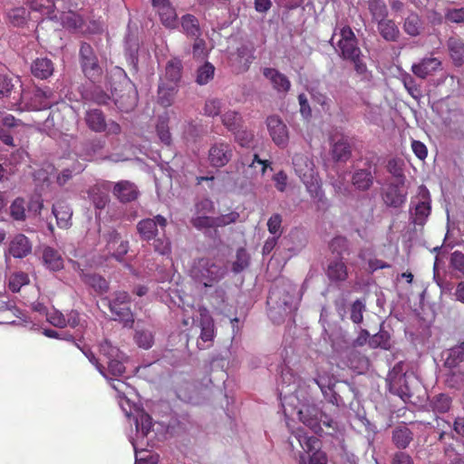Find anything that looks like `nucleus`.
<instances>
[{
	"label": "nucleus",
	"instance_id": "f257e3e1",
	"mask_svg": "<svg viewBox=\"0 0 464 464\" xmlns=\"http://www.w3.org/2000/svg\"><path fill=\"white\" fill-rule=\"evenodd\" d=\"M293 165L295 174L305 186L310 197L316 202L324 203L326 198L314 161L306 154L296 153L293 157Z\"/></svg>",
	"mask_w": 464,
	"mask_h": 464
},
{
	"label": "nucleus",
	"instance_id": "f03ea898",
	"mask_svg": "<svg viewBox=\"0 0 464 464\" xmlns=\"http://www.w3.org/2000/svg\"><path fill=\"white\" fill-rule=\"evenodd\" d=\"M222 260L216 257H201L194 260L190 268L191 277L204 287H213L227 275Z\"/></svg>",
	"mask_w": 464,
	"mask_h": 464
},
{
	"label": "nucleus",
	"instance_id": "7ed1b4c3",
	"mask_svg": "<svg viewBox=\"0 0 464 464\" xmlns=\"http://www.w3.org/2000/svg\"><path fill=\"white\" fill-rule=\"evenodd\" d=\"M100 353L107 359V375L109 376V374H111V376L115 377L114 380L111 379L112 382L111 384V387L119 393L124 394L126 392V389H128L129 386L118 378L121 377L125 372L124 363L127 360V357L122 352H121L116 346H113L107 340L100 344Z\"/></svg>",
	"mask_w": 464,
	"mask_h": 464
},
{
	"label": "nucleus",
	"instance_id": "20e7f679",
	"mask_svg": "<svg viewBox=\"0 0 464 464\" xmlns=\"http://www.w3.org/2000/svg\"><path fill=\"white\" fill-rule=\"evenodd\" d=\"M331 44L336 45L337 50L341 53V56L345 60L356 59L358 55H361V50L358 47L355 34L348 25L342 26L339 32L335 28L331 38Z\"/></svg>",
	"mask_w": 464,
	"mask_h": 464
},
{
	"label": "nucleus",
	"instance_id": "39448f33",
	"mask_svg": "<svg viewBox=\"0 0 464 464\" xmlns=\"http://www.w3.org/2000/svg\"><path fill=\"white\" fill-rule=\"evenodd\" d=\"M431 211V198L428 188L421 185L417 195L412 197L410 204V218L413 224L423 226Z\"/></svg>",
	"mask_w": 464,
	"mask_h": 464
},
{
	"label": "nucleus",
	"instance_id": "423d86ee",
	"mask_svg": "<svg viewBox=\"0 0 464 464\" xmlns=\"http://www.w3.org/2000/svg\"><path fill=\"white\" fill-rule=\"evenodd\" d=\"M294 436L305 452L310 453L314 450L309 458L308 464H327L326 454L320 450H316L320 443L317 438L308 436L303 429L295 431ZM299 464H307L303 455L300 456Z\"/></svg>",
	"mask_w": 464,
	"mask_h": 464
},
{
	"label": "nucleus",
	"instance_id": "0eeeda50",
	"mask_svg": "<svg viewBox=\"0 0 464 464\" xmlns=\"http://www.w3.org/2000/svg\"><path fill=\"white\" fill-rule=\"evenodd\" d=\"M80 63L84 75L92 82H98L102 77V69L98 63L92 47L82 43L80 48Z\"/></svg>",
	"mask_w": 464,
	"mask_h": 464
},
{
	"label": "nucleus",
	"instance_id": "6e6552de",
	"mask_svg": "<svg viewBox=\"0 0 464 464\" xmlns=\"http://www.w3.org/2000/svg\"><path fill=\"white\" fill-rule=\"evenodd\" d=\"M114 320L123 322L124 326L131 327L134 323L133 314L129 306L130 295L125 291H119L114 294L112 300H107Z\"/></svg>",
	"mask_w": 464,
	"mask_h": 464
},
{
	"label": "nucleus",
	"instance_id": "1a4fd4ad",
	"mask_svg": "<svg viewBox=\"0 0 464 464\" xmlns=\"http://www.w3.org/2000/svg\"><path fill=\"white\" fill-rule=\"evenodd\" d=\"M136 435L135 437H130V440L133 446L135 452L143 450V447L146 445L143 440L146 439L152 428V419L142 409H136L133 414Z\"/></svg>",
	"mask_w": 464,
	"mask_h": 464
},
{
	"label": "nucleus",
	"instance_id": "9d476101",
	"mask_svg": "<svg viewBox=\"0 0 464 464\" xmlns=\"http://www.w3.org/2000/svg\"><path fill=\"white\" fill-rule=\"evenodd\" d=\"M294 292V287H290L289 290H286L285 288L275 286L269 292L267 304H276L278 308H283L285 314L290 313L296 309L295 298L292 295Z\"/></svg>",
	"mask_w": 464,
	"mask_h": 464
},
{
	"label": "nucleus",
	"instance_id": "9b49d317",
	"mask_svg": "<svg viewBox=\"0 0 464 464\" xmlns=\"http://www.w3.org/2000/svg\"><path fill=\"white\" fill-rule=\"evenodd\" d=\"M167 227V219L157 215L153 218H145L137 224V229L143 240L150 241L153 239L159 233V227L163 231Z\"/></svg>",
	"mask_w": 464,
	"mask_h": 464
},
{
	"label": "nucleus",
	"instance_id": "f8f14e48",
	"mask_svg": "<svg viewBox=\"0 0 464 464\" xmlns=\"http://www.w3.org/2000/svg\"><path fill=\"white\" fill-rule=\"evenodd\" d=\"M266 126L273 141L281 147H285L289 140L288 130L280 117L272 115L266 119Z\"/></svg>",
	"mask_w": 464,
	"mask_h": 464
},
{
	"label": "nucleus",
	"instance_id": "ddd939ff",
	"mask_svg": "<svg viewBox=\"0 0 464 464\" xmlns=\"http://www.w3.org/2000/svg\"><path fill=\"white\" fill-rule=\"evenodd\" d=\"M233 155L231 146L226 142H217L211 146L208 159L212 166L223 167L229 162Z\"/></svg>",
	"mask_w": 464,
	"mask_h": 464
},
{
	"label": "nucleus",
	"instance_id": "4468645a",
	"mask_svg": "<svg viewBox=\"0 0 464 464\" xmlns=\"http://www.w3.org/2000/svg\"><path fill=\"white\" fill-rule=\"evenodd\" d=\"M28 5L33 11L39 12L47 17L46 19H43L36 26L37 34L44 24L54 23V19L57 18L56 14H54L53 0H28Z\"/></svg>",
	"mask_w": 464,
	"mask_h": 464
},
{
	"label": "nucleus",
	"instance_id": "2eb2a0df",
	"mask_svg": "<svg viewBox=\"0 0 464 464\" xmlns=\"http://www.w3.org/2000/svg\"><path fill=\"white\" fill-rule=\"evenodd\" d=\"M200 330L198 347L206 349L210 346L214 338V324L206 309L200 312Z\"/></svg>",
	"mask_w": 464,
	"mask_h": 464
},
{
	"label": "nucleus",
	"instance_id": "dca6fc26",
	"mask_svg": "<svg viewBox=\"0 0 464 464\" xmlns=\"http://www.w3.org/2000/svg\"><path fill=\"white\" fill-rule=\"evenodd\" d=\"M153 8L158 12L166 27L174 28L177 24V14L169 0H152Z\"/></svg>",
	"mask_w": 464,
	"mask_h": 464
},
{
	"label": "nucleus",
	"instance_id": "f3484780",
	"mask_svg": "<svg viewBox=\"0 0 464 464\" xmlns=\"http://www.w3.org/2000/svg\"><path fill=\"white\" fill-rule=\"evenodd\" d=\"M107 249L113 257L120 261L127 254L129 243L127 240H123L117 231L112 230L108 234Z\"/></svg>",
	"mask_w": 464,
	"mask_h": 464
},
{
	"label": "nucleus",
	"instance_id": "a211bd4d",
	"mask_svg": "<svg viewBox=\"0 0 464 464\" xmlns=\"http://www.w3.org/2000/svg\"><path fill=\"white\" fill-rule=\"evenodd\" d=\"M387 382L392 392L400 396L406 393V374L402 372L401 366L400 364L395 365L393 369L389 372Z\"/></svg>",
	"mask_w": 464,
	"mask_h": 464
},
{
	"label": "nucleus",
	"instance_id": "6ab92c4d",
	"mask_svg": "<svg viewBox=\"0 0 464 464\" xmlns=\"http://www.w3.org/2000/svg\"><path fill=\"white\" fill-rule=\"evenodd\" d=\"M52 212L56 218L57 226L68 229L72 226V209L65 201H57L53 205Z\"/></svg>",
	"mask_w": 464,
	"mask_h": 464
},
{
	"label": "nucleus",
	"instance_id": "aec40b11",
	"mask_svg": "<svg viewBox=\"0 0 464 464\" xmlns=\"http://www.w3.org/2000/svg\"><path fill=\"white\" fill-rule=\"evenodd\" d=\"M55 20L60 22L61 25L70 32L82 34V30H84V22L82 16L71 10L61 13L60 16Z\"/></svg>",
	"mask_w": 464,
	"mask_h": 464
},
{
	"label": "nucleus",
	"instance_id": "412c9836",
	"mask_svg": "<svg viewBox=\"0 0 464 464\" xmlns=\"http://www.w3.org/2000/svg\"><path fill=\"white\" fill-rule=\"evenodd\" d=\"M440 64V61L437 58H423L420 63L412 64L411 71L417 77L425 79L435 72Z\"/></svg>",
	"mask_w": 464,
	"mask_h": 464
},
{
	"label": "nucleus",
	"instance_id": "4be33fe9",
	"mask_svg": "<svg viewBox=\"0 0 464 464\" xmlns=\"http://www.w3.org/2000/svg\"><path fill=\"white\" fill-rule=\"evenodd\" d=\"M331 155L335 161H346L351 156V147L348 140L343 136L331 139Z\"/></svg>",
	"mask_w": 464,
	"mask_h": 464
},
{
	"label": "nucleus",
	"instance_id": "5701e85b",
	"mask_svg": "<svg viewBox=\"0 0 464 464\" xmlns=\"http://www.w3.org/2000/svg\"><path fill=\"white\" fill-rule=\"evenodd\" d=\"M113 194L121 202H130L137 198L138 189L133 183L121 180L114 185Z\"/></svg>",
	"mask_w": 464,
	"mask_h": 464
},
{
	"label": "nucleus",
	"instance_id": "b1692460",
	"mask_svg": "<svg viewBox=\"0 0 464 464\" xmlns=\"http://www.w3.org/2000/svg\"><path fill=\"white\" fill-rule=\"evenodd\" d=\"M264 75L272 83L273 87L279 92H287L290 89L291 83L288 78L273 68H266Z\"/></svg>",
	"mask_w": 464,
	"mask_h": 464
},
{
	"label": "nucleus",
	"instance_id": "393cba45",
	"mask_svg": "<svg viewBox=\"0 0 464 464\" xmlns=\"http://www.w3.org/2000/svg\"><path fill=\"white\" fill-rule=\"evenodd\" d=\"M407 192L397 185H390L383 195V200L387 206L400 208L406 200Z\"/></svg>",
	"mask_w": 464,
	"mask_h": 464
},
{
	"label": "nucleus",
	"instance_id": "a878e982",
	"mask_svg": "<svg viewBox=\"0 0 464 464\" xmlns=\"http://www.w3.org/2000/svg\"><path fill=\"white\" fill-rule=\"evenodd\" d=\"M326 275L333 282L345 281L348 277V270L342 259L332 260L327 266Z\"/></svg>",
	"mask_w": 464,
	"mask_h": 464
},
{
	"label": "nucleus",
	"instance_id": "bb28decb",
	"mask_svg": "<svg viewBox=\"0 0 464 464\" xmlns=\"http://www.w3.org/2000/svg\"><path fill=\"white\" fill-rule=\"evenodd\" d=\"M32 246L28 238L24 235H17L10 243L9 253L16 258H22L31 252Z\"/></svg>",
	"mask_w": 464,
	"mask_h": 464
},
{
	"label": "nucleus",
	"instance_id": "cd10ccee",
	"mask_svg": "<svg viewBox=\"0 0 464 464\" xmlns=\"http://www.w3.org/2000/svg\"><path fill=\"white\" fill-rule=\"evenodd\" d=\"M53 63L48 58H37L31 65V72L34 76L39 79H47L53 72Z\"/></svg>",
	"mask_w": 464,
	"mask_h": 464
},
{
	"label": "nucleus",
	"instance_id": "c85d7f7f",
	"mask_svg": "<svg viewBox=\"0 0 464 464\" xmlns=\"http://www.w3.org/2000/svg\"><path fill=\"white\" fill-rule=\"evenodd\" d=\"M182 63L178 58H173L167 63L165 75L160 82L178 85L181 78Z\"/></svg>",
	"mask_w": 464,
	"mask_h": 464
},
{
	"label": "nucleus",
	"instance_id": "c756f323",
	"mask_svg": "<svg viewBox=\"0 0 464 464\" xmlns=\"http://www.w3.org/2000/svg\"><path fill=\"white\" fill-rule=\"evenodd\" d=\"M372 168L356 170L352 178L353 186L359 190H368L373 184Z\"/></svg>",
	"mask_w": 464,
	"mask_h": 464
},
{
	"label": "nucleus",
	"instance_id": "7c9ffc66",
	"mask_svg": "<svg viewBox=\"0 0 464 464\" xmlns=\"http://www.w3.org/2000/svg\"><path fill=\"white\" fill-rule=\"evenodd\" d=\"M178 92V85L160 82L158 90V102L163 107H169Z\"/></svg>",
	"mask_w": 464,
	"mask_h": 464
},
{
	"label": "nucleus",
	"instance_id": "2f4dec72",
	"mask_svg": "<svg viewBox=\"0 0 464 464\" xmlns=\"http://www.w3.org/2000/svg\"><path fill=\"white\" fill-rule=\"evenodd\" d=\"M444 365L455 368L464 361V343L443 352Z\"/></svg>",
	"mask_w": 464,
	"mask_h": 464
},
{
	"label": "nucleus",
	"instance_id": "473e14b6",
	"mask_svg": "<svg viewBox=\"0 0 464 464\" xmlns=\"http://www.w3.org/2000/svg\"><path fill=\"white\" fill-rule=\"evenodd\" d=\"M43 260L46 267L53 271H58L63 267V259L60 253L50 247L46 246L43 250Z\"/></svg>",
	"mask_w": 464,
	"mask_h": 464
},
{
	"label": "nucleus",
	"instance_id": "72a5a7b5",
	"mask_svg": "<svg viewBox=\"0 0 464 464\" xmlns=\"http://www.w3.org/2000/svg\"><path fill=\"white\" fill-rule=\"evenodd\" d=\"M300 420L313 431L318 432L321 430L318 412L314 408H305L298 411Z\"/></svg>",
	"mask_w": 464,
	"mask_h": 464
},
{
	"label": "nucleus",
	"instance_id": "f704fd0d",
	"mask_svg": "<svg viewBox=\"0 0 464 464\" xmlns=\"http://www.w3.org/2000/svg\"><path fill=\"white\" fill-rule=\"evenodd\" d=\"M253 59V50L246 45L240 46L237 48V56L234 60V63L237 64V70L238 72L246 71Z\"/></svg>",
	"mask_w": 464,
	"mask_h": 464
},
{
	"label": "nucleus",
	"instance_id": "c9c22d12",
	"mask_svg": "<svg viewBox=\"0 0 464 464\" xmlns=\"http://www.w3.org/2000/svg\"><path fill=\"white\" fill-rule=\"evenodd\" d=\"M378 31L386 41L395 42L400 36L398 26L390 19H385L378 23Z\"/></svg>",
	"mask_w": 464,
	"mask_h": 464
},
{
	"label": "nucleus",
	"instance_id": "e433bc0d",
	"mask_svg": "<svg viewBox=\"0 0 464 464\" xmlns=\"http://www.w3.org/2000/svg\"><path fill=\"white\" fill-rule=\"evenodd\" d=\"M34 102L37 104L34 105V109L42 110L51 107L54 102L53 92L50 88L36 89L34 94Z\"/></svg>",
	"mask_w": 464,
	"mask_h": 464
},
{
	"label": "nucleus",
	"instance_id": "4c0bfd02",
	"mask_svg": "<svg viewBox=\"0 0 464 464\" xmlns=\"http://www.w3.org/2000/svg\"><path fill=\"white\" fill-rule=\"evenodd\" d=\"M412 440V432L405 426L397 427L392 431V441L400 449H406Z\"/></svg>",
	"mask_w": 464,
	"mask_h": 464
},
{
	"label": "nucleus",
	"instance_id": "58836bf2",
	"mask_svg": "<svg viewBox=\"0 0 464 464\" xmlns=\"http://www.w3.org/2000/svg\"><path fill=\"white\" fill-rule=\"evenodd\" d=\"M86 123L94 131L101 132L106 130L104 117L100 110H91L86 114Z\"/></svg>",
	"mask_w": 464,
	"mask_h": 464
},
{
	"label": "nucleus",
	"instance_id": "ea45409f",
	"mask_svg": "<svg viewBox=\"0 0 464 464\" xmlns=\"http://www.w3.org/2000/svg\"><path fill=\"white\" fill-rule=\"evenodd\" d=\"M115 103L123 111H131L137 104V92L130 86L128 93L117 96L115 98Z\"/></svg>",
	"mask_w": 464,
	"mask_h": 464
},
{
	"label": "nucleus",
	"instance_id": "a19ab883",
	"mask_svg": "<svg viewBox=\"0 0 464 464\" xmlns=\"http://www.w3.org/2000/svg\"><path fill=\"white\" fill-rule=\"evenodd\" d=\"M83 282L93 288L97 293H106L109 289L108 282L101 276L95 274H82Z\"/></svg>",
	"mask_w": 464,
	"mask_h": 464
},
{
	"label": "nucleus",
	"instance_id": "79ce46f5",
	"mask_svg": "<svg viewBox=\"0 0 464 464\" xmlns=\"http://www.w3.org/2000/svg\"><path fill=\"white\" fill-rule=\"evenodd\" d=\"M448 47L454 63L460 65L464 61V43L462 40L451 37L448 41Z\"/></svg>",
	"mask_w": 464,
	"mask_h": 464
},
{
	"label": "nucleus",
	"instance_id": "37998d69",
	"mask_svg": "<svg viewBox=\"0 0 464 464\" xmlns=\"http://www.w3.org/2000/svg\"><path fill=\"white\" fill-rule=\"evenodd\" d=\"M422 23L420 16L415 13H411L404 20L403 30L411 36H417L420 34Z\"/></svg>",
	"mask_w": 464,
	"mask_h": 464
},
{
	"label": "nucleus",
	"instance_id": "c03bdc74",
	"mask_svg": "<svg viewBox=\"0 0 464 464\" xmlns=\"http://www.w3.org/2000/svg\"><path fill=\"white\" fill-rule=\"evenodd\" d=\"M183 32L191 37H198L200 34V28L198 19L192 14H186L181 17Z\"/></svg>",
	"mask_w": 464,
	"mask_h": 464
},
{
	"label": "nucleus",
	"instance_id": "a18cd8bd",
	"mask_svg": "<svg viewBox=\"0 0 464 464\" xmlns=\"http://www.w3.org/2000/svg\"><path fill=\"white\" fill-rule=\"evenodd\" d=\"M223 125L229 131H236L238 128L242 127V117L236 111H227L221 116Z\"/></svg>",
	"mask_w": 464,
	"mask_h": 464
},
{
	"label": "nucleus",
	"instance_id": "49530a36",
	"mask_svg": "<svg viewBox=\"0 0 464 464\" xmlns=\"http://www.w3.org/2000/svg\"><path fill=\"white\" fill-rule=\"evenodd\" d=\"M29 14L24 7H14L8 11L7 19L14 26L20 27L25 24Z\"/></svg>",
	"mask_w": 464,
	"mask_h": 464
},
{
	"label": "nucleus",
	"instance_id": "de8ad7c7",
	"mask_svg": "<svg viewBox=\"0 0 464 464\" xmlns=\"http://www.w3.org/2000/svg\"><path fill=\"white\" fill-rule=\"evenodd\" d=\"M369 10L372 15V19L380 23L386 19L388 9L385 3L382 0H372L369 3Z\"/></svg>",
	"mask_w": 464,
	"mask_h": 464
},
{
	"label": "nucleus",
	"instance_id": "09e8293b",
	"mask_svg": "<svg viewBox=\"0 0 464 464\" xmlns=\"http://www.w3.org/2000/svg\"><path fill=\"white\" fill-rule=\"evenodd\" d=\"M215 74V67L208 62L199 66L197 70L196 82L199 85H205L211 81Z\"/></svg>",
	"mask_w": 464,
	"mask_h": 464
},
{
	"label": "nucleus",
	"instance_id": "8fccbe9b",
	"mask_svg": "<svg viewBox=\"0 0 464 464\" xmlns=\"http://www.w3.org/2000/svg\"><path fill=\"white\" fill-rule=\"evenodd\" d=\"M250 263V256L246 250L243 247L237 249L236 254V260L232 263V271L238 274L248 267Z\"/></svg>",
	"mask_w": 464,
	"mask_h": 464
},
{
	"label": "nucleus",
	"instance_id": "3c124183",
	"mask_svg": "<svg viewBox=\"0 0 464 464\" xmlns=\"http://www.w3.org/2000/svg\"><path fill=\"white\" fill-rule=\"evenodd\" d=\"M134 339L139 347L146 350L150 349L154 343V336L148 329H137Z\"/></svg>",
	"mask_w": 464,
	"mask_h": 464
},
{
	"label": "nucleus",
	"instance_id": "603ef678",
	"mask_svg": "<svg viewBox=\"0 0 464 464\" xmlns=\"http://www.w3.org/2000/svg\"><path fill=\"white\" fill-rule=\"evenodd\" d=\"M190 222L198 229L216 227L215 218L208 215H193Z\"/></svg>",
	"mask_w": 464,
	"mask_h": 464
},
{
	"label": "nucleus",
	"instance_id": "864d4df0",
	"mask_svg": "<svg viewBox=\"0 0 464 464\" xmlns=\"http://www.w3.org/2000/svg\"><path fill=\"white\" fill-rule=\"evenodd\" d=\"M282 216L280 214H273L267 220V229L273 237H280L282 235Z\"/></svg>",
	"mask_w": 464,
	"mask_h": 464
},
{
	"label": "nucleus",
	"instance_id": "5fc2aeb1",
	"mask_svg": "<svg viewBox=\"0 0 464 464\" xmlns=\"http://www.w3.org/2000/svg\"><path fill=\"white\" fill-rule=\"evenodd\" d=\"M235 135L236 141L241 146L249 148L253 143L254 135L246 129L238 128L236 131H232Z\"/></svg>",
	"mask_w": 464,
	"mask_h": 464
},
{
	"label": "nucleus",
	"instance_id": "6e6d98bb",
	"mask_svg": "<svg viewBox=\"0 0 464 464\" xmlns=\"http://www.w3.org/2000/svg\"><path fill=\"white\" fill-rule=\"evenodd\" d=\"M391 336L388 332L380 331L376 334H374L371 339V344L373 347H381L385 350H389L391 348Z\"/></svg>",
	"mask_w": 464,
	"mask_h": 464
},
{
	"label": "nucleus",
	"instance_id": "4d7b16f0",
	"mask_svg": "<svg viewBox=\"0 0 464 464\" xmlns=\"http://www.w3.org/2000/svg\"><path fill=\"white\" fill-rule=\"evenodd\" d=\"M11 216L15 220L25 219V202L23 198H16L10 207Z\"/></svg>",
	"mask_w": 464,
	"mask_h": 464
},
{
	"label": "nucleus",
	"instance_id": "13d9d810",
	"mask_svg": "<svg viewBox=\"0 0 464 464\" xmlns=\"http://www.w3.org/2000/svg\"><path fill=\"white\" fill-rule=\"evenodd\" d=\"M29 282L28 276L24 273H16L9 279V288L12 292H18L23 285H27Z\"/></svg>",
	"mask_w": 464,
	"mask_h": 464
},
{
	"label": "nucleus",
	"instance_id": "bf43d9fd",
	"mask_svg": "<svg viewBox=\"0 0 464 464\" xmlns=\"http://www.w3.org/2000/svg\"><path fill=\"white\" fill-rule=\"evenodd\" d=\"M451 400L448 395L439 394L434 397L432 406L434 411L439 412H446L450 410Z\"/></svg>",
	"mask_w": 464,
	"mask_h": 464
},
{
	"label": "nucleus",
	"instance_id": "052dcab7",
	"mask_svg": "<svg viewBox=\"0 0 464 464\" xmlns=\"http://www.w3.org/2000/svg\"><path fill=\"white\" fill-rule=\"evenodd\" d=\"M214 203L209 198H202L195 204L193 215H209L214 212Z\"/></svg>",
	"mask_w": 464,
	"mask_h": 464
},
{
	"label": "nucleus",
	"instance_id": "680f3d73",
	"mask_svg": "<svg viewBox=\"0 0 464 464\" xmlns=\"http://www.w3.org/2000/svg\"><path fill=\"white\" fill-rule=\"evenodd\" d=\"M157 133L162 142L169 144L171 141V135L168 126V119L160 118L157 124Z\"/></svg>",
	"mask_w": 464,
	"mask_h": 464
},
{
	"label": "nucleus",
	"instance_id": "e2e57ef3",
	"mask_svg": "<svg viewBox=\"0 0 464 464\" xmlns=\"http://www.w3.org/2000/svg\"><path fill=\"white\" fill-rule=\"evenodd\" d=\"M221 108L222 102L219 99H208L205 103L204 112L207 116L215 117L220 113Z\"/></svg>",
	"mask_w": 464,
	"mask_h": 464
},
{
	"label": "nucleus",
	"instance_id": "0e129e2a",
	"mask_svg": "<svg viewBox=\"0 0 464 464\" xmlns=\"http://www.w3.org/2000/svg\"><path fill=\"white\" fill-rule=\"evenodd\" d=\"M365 310V304L361 300L353 302L351 307L350 318L354 324H361L363 319V311Z\"/></svg>",
	"mask_w": 464,
	"mask_h": 464
},
{
	"label": "nucleus",
	"instance_id": "69168bd1",
	"mask_svg": "<svg viewBox=\"0 0 464 464\" xmlns=\"http://www.w3.org/2000/svg\"><path fill=\"white\" fill-rule=\"evenodd\" d=\"M402 82L412 98L418 99L421 96V92L419 86L416 84L415 80L410 74H406L402 77Z\"/></svg>",
	"mask_w": 464,
	"mask_h": 464
},
{
	"label": "nucleus",
	"instance_id": "338daca9",
	"mask_svg": "<svg viewBox=\"0 0 464 464\" xmlns=\"http://www.w3.org/2000/svg\"><path fill=\"white\" fill-rule=\"evenodd\" d=\"M47 321L55 327H66L65 315L58 310L53 309L46 313Z\"/></svg>",
	"mask_w": 464,
	"mask_h": 464
},
{
	"label": "nucleus",
	"instance_id": "774afa93",
	"mask_svg": "<svg viewBox=\"0 0 464 464\" xmlns=\"http://www.w3.org/2000/svg\"><path fill=\"white\" fill-rule=\"evenodd\" d=\"M445 18L451 23H464V7L448 9L445 14Z\"/></svg>",
	"mask_w": 464,
	"mask_h": 464
}]
</instances>
